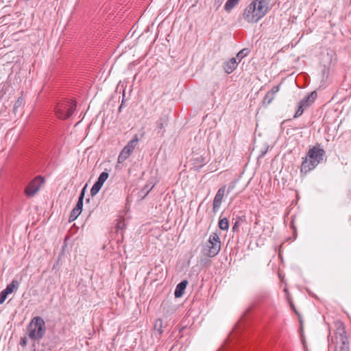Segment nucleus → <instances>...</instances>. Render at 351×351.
Returning <instances> with one entry per match:
<instances>
[{
	"mask_svg": "<svg viewBox=\"0 0 351 351\" xmlns=\"http://www.w3.org/2000/svg\"><path fill=\"white\" fill-rule=\"evenodd\" d=\"M324 155L325 151L319 144L310 148L306 156L302 158L300 173L306 174L314 169L323 160Z\"/></svg>",
	"mask_w": 351,
	"mask_h": 351,
	"instance_id": "obj_1",
	"label": "nucleus"
},
{
	"mask_svg": "<svg viewBox=\"0 0 351 351\" xmlns=\"http://www.w3.org/2000/svg\"><path fill=\"white\" fill-rule=\"evenodd\" d=\"M332 343L335 344V351H349V341L343 324L337 328L334 337L331 338Z\"/></svg>",
	"mask_w": 351,
	"mask_h": 351,
	"instance_id": "obj_2",
	"label": "nucleus"
},
{
	"mask_svg": "<svg viewBox=\"0 0 351 351\" xmlns=\"http://www.w3.org/2000/svg\"><path fill=\"white\" fill-rule=\"evenodd\" d=\"M75 108V102L73 101H60L56 104L54 110L58 118L66 119L73 114Z\"/></svg>",
	"mask_w": 351,
	"mask_h": 351,
	"instance_id": "obj_3",
	"label": "nucleus"
},
{
	"mask_svg": "<svg viewBox=\"0 0 351 351\" xmlns=\"http://www.w3.org/2000/svg\"><path fill=\"white\" fill-rule=\"evenodd\" d=\"M44 320L41 317H34L27 328L28 337L33 340H38L43 337V325Z\"/></svg>",
	"mask_w": 351,
	"mask_h": 351,
	"instance_id": "obj_4",
	"label": "nucleus"
},
{
	"mask_svg": "<svg viewBox=\"0 0 351 351\" xmlns=\"http://www.w3.org/2000/svg\"><path fill=\"white\" fill-rule=\"evenodd\" d=\"M208 252L205 254L209 257H214L217 255L221 250V241L219 235L213 232L208 239V243L206 244Z\"/></svg>",
	"mask_w": 351,
	"mask_h": 351,
	"instance_id": "obj_5",
	"label": "nucleus"
},
{
	"mask_svg": "<svg viewBox=\"0 0 351 351\" xmlns=\"http://www.w3.org/2000/svg\"><path fill=\"white\" fill-rule=\"evenodd\" d=\"M43 183H44V178L42 176H38L27 186L25 194L29 197L34 195Z\"/></svg>",
	"mask_w": 351,
	"mask_h": 351,
	"instance_id": "obj_6",
	"label": "nucleus"
},
{
	"mask_svg": "<svg viewBox=\"0 0 351 351\" xmlns=\"http://www.w3.org/2000/svg\"><path fill=\"white\" fill-rule=\"evenodd\" d=\"M252 3H255L256 13L260 20L266 15L269 9V0H255Z\"/></svg>",
	"mask_w": 351,
	"mask_h": 351,
	"instance_id": "obj_7",
	"label": "nucleus"
},
{
	"mask_svg": "<svg viewBox=\"0 0 351 351\" xmlns=\"http://www.w3.org/2000/svg\"><path fill=\"white\" fill-rule=\"evenodd\" d=\"M256 12L255 3H250L244 10L243 17L248 23H257L259 20Z\"/></svg>",
	"mask_w": 351,
	"mask_h": 351,
	"instance_id": "obj_8",
	"label": "nucleus"
},
{
	"mask_svg": "<svg viewBox=\"0 0 351 351\" xmlns=\"http://www.w3.org/2000/svg\"><path fill=\"white\" fill-rule=\"evenodd\" d=\"M226 191V186L220 187L213 199V212L215 214L218 212L220 208L223 197Z\"/></svg>",
	"mask_w": 351,
	"mask_h": 351,
	"instance_id": "obj_9",
	"label": "nucleus"
},
{
	"mask_svg": "<svg viewBox=\"0 0 351 351\" xmlns=\"http://www.w3.org/2000/svg\"><path fill=\"white\" fill-rule=\"evenodd\" d=\"M169 121V119L168 115L162 114L156 122L157 132L158 134H160L162 136H164L165 132V128L168 125Z\"/></svg>",
	"mask_w": 351,
	"mask_h": 351,
	"instance_id": "obj_10",
	"label": "nucleus"
},
{
	"mask_svg": "<svg viewBox=\"0 0 351 351\" xmlns=\"http://www.w3.org/2000/svg\"><path fill=\"white\" fill-rule=\"evenodd\" d=\"M252 309V306H250L246 311L243 313L242 316L241 317L239 321L236 324L234 328V333H237L238 332H240L241 330V328L243 327L244 323L245 321L248 319L250 313Z\"/></svg>",
	"mask_w": 351,
	"mask_h": 351,
	"instance_id": "obj_11",
	"label": "nucleus"
},
{
	"mask_svg": "<svg viewBox=\"0 0 351 351\" xmlns=\"http://www.w3.org/2000/svg\"><path fill=\"white\" fill-rule=\"evenodd\" d=\"M238 63L235 58H232L229 60L223 62V68L227 74L232 73L237 67Z\"/></svg>",
	"mask_w": 351,
	"mask_h": 351,
	"instance_id": "obj_12",
	"label": "nucleus"
},
{
	"mask_svg": "<svg viewBox=\"0 0 351 351\" xmlns=\"http://www.w3.org/2000/svg\"><path fill=\"white\" fill-rule=\"evenodd\" d=\"M317 94L316 91H312L305 96L301 101L300 103L306 108L310 106L317 98Z\"/></svg>",
	"mask_w": 351,
	"mask_h": 351,
	"instance_id": "obj_13",
	"label": "nucleus"
},
{
	"mask_svg": "<svg viewBox=\"0 0 351 351\" xmlns=\"http://www.w3.org/2000/svg\"><path fill=\"white\" fill-rule=\"evenodd\" d=\"M138 137L137 134H135L133 138L128 143V144L124 147L123 149L128 152L130 154L132 153L135 147L137 145L138 143Z\"/></svg>",
	"mask_w": 351,
	"mask_h": 351,
	"instance_id": "obj_14",
	"label": "nucleus"
},
{
	"mask_svg": "<svg viewBox=\"0 0 351 351\" xmlns=\"http://www.w3.org/2000/svg\"><path fill=\"white\" fill-rule=\"evenodd\" d=\"M187 285V280H182L177 285L174 292V295L176 298H180L183 295Z\"/></svg>",
	"mask_w": 351,
	"mask_h": 351,
	"instance_id": "obj_15",
	"label": "nucleus"
},
{
	"mask_svg": "<svg viewBox=\"0 0 351 351\" xmlns=\"http://www.w3.org/2000/svg\"><path fill=\"white\" fill-rule=\"evenodd\" d=\"M126 228V224L125 223L124 219H119L117 220L116 226H115V232L119 236L120 234L121 239L123 240V232L124 230Z\"/></svg>",
	"mask_w": 351,
	"mask_h": 351,
	"instance_id": "obj_16",
	"label": "nucleus"
},
{
	"mask_svg": "<svg viewBox=\"0 0 351 351\" xmlns=\"http://www.w3.org/2000/svg\"><path fill=\"white\" fill-rule=\"evenodd\" d=\"M24 104H25L24 98L23 97H19L14 105V108L12 110L13 113L14 114H16L19 112V109H21V110L22 109Z\"/></svg>",
	"mask_w": 351,
	"mask_h": 351,
	"instance_id": "obj_17",
	"label": "nucleus"
},
{
	"mask_svg": "<svg viewBox=\"0 0 351 351\" xmlns=\"http://www.w3.org/2000/svg\"><path fill=\"white\" fill-rule=\"evenodd\" d=\"M207 163L206 158L203 155L193 158V164L197 167H202Z\"/></svg>",
	"mask_w": 351,
	"mask_h": 351,
	"instance_id": "obj_18",
	"label": "nucleus"
},
{
	"mask_svg": "<svg viewBox=\"0 0 351 351\" xmlns=\"http://www.w3.org/2000/svg\"><path fill=\"white\" fill-rule=\"evenodd\" d=\"M239 2V0H228L225 4L224 9L230 12Z\"/></svg>",
	"mask_w": 351,
	"mask_h": 351,
	"instance_id": "obj_19",
	"label": "nucleus"
},
{
	"mask_svg": "<svg viewBox=\"0 0 351 351\" xmlns=\"http://www.w3.org/2000/svg\"><path fill=\"white\" fill-rule=\"evenodd\" d=\"M18 288V282L16 280H13L10 284H9L6 288L4 289L5 292L8 295L12 293L14 290Z\"/></svg>",
	"mask_w": 351,
	"mask_h": 351,
	"instance_id": "obj_20",
	"label": "nucleus"
},
{
	"mask_svg": "<svg viewBox=\"0 0 351 351\" xmlns=\"http://www.w3.org/2000/svg\"><path fill=\"white\" fill-rule=\"evenodd\" d=\"M285 291L287 293V300H288V302L289 304V306L294 311V313L298 315L299 319H300V313L296 310L295 305L290 297V294L288 293L287 290L285 289Z\"/></svg>",
	"mask_w": 351,
	"mask_h": 351,
	"instance_id": "obj_21",
	"label": "nucleus"
},
{
	"mask_svg": "<svg viewBox=\"0 0 351 351\" xmlns=\"http://www.w3.org/2000/svg\"><path fill=\"white\" fill-rule=\"evenodd\" d=\"M154 330L158 332V335H160L162 334V320L161 319H158L156 320L154 324Z\"/></svg>",
	"mask_w": 351,
	"mask_h": 351,
	"instance_id": "obj_22",
	"label": "nucleus"
},
{
	"mask_svg": "<svg viewBox=\"0 0 351 351\" xmlns=\"http://www.w3.org/2000/svg\"><path fill=\"white\" fill-rule=\"evenodd\" d=\"M219 227L222 230H228L229 228V221L226 217L221 219L219 221Z\"/></svg>",
	"mask_w": 351,
	"mask_h": 351,
	"instance_id": "obj_23",
	"label": "nucleus"
},
{
	"mask_svg": "<svg viewBox=\"0 0 351 351\" xmlns=\"http://www.w3.org/2000/svg\"><path fill=\"white\" fill-rule=\"evenodd\" d=\"M109 174L106 171H103L99 176L97 180L95 182L99 183L100 185L103 186L104 183L108 178Z\"/></svg>",
	"mask_w": 351,
	"mask_h": 351,
	"instance_id": "obj_24",
	"label": "nucleus"
},
{
	"mask_svg": "<svg viewBox=\"0 0 351 351\" xmlns=\"http://www.w3.org/2000/svg\"><path fill=\"white\" fill-rule=\"evenodd\" d=\"M274 99V95H272V93H269L267 92V93L265 95L263 98V105L267 106L271 103V101Z\"/></svg>",
	"mask_w": 351,
	"mask_h": 351,
	"instance_id": "obj_25",
	"label": "nucleus"
},
{
	"mask_svg": "<svg viewBox=\"0 0 351 351\" xmlns=\"http://www.w3.org/2000/svg\"><path fill=\"white\" fill-rule=\"evenodd\" d=\"M130 154L128 152H126V151H125L123 149L118 156V162L119 163L123 162L130 156Z\"/></svg>",
	"mask_w": 351,
	"mask_h": 351,
	"instance_id": "obj_26",
	"label": "nucleus"
},
{
	"mask_svg": "<svg viewBox=\"0 0 351 351\" xmlns=\"http://www.w3.org/2000/svg\"><path fill=\"white\" fill-rule=\"evenodd\" d=\"M130 154L128 152H126V151H125L123 149L118 156V162L119 163L123 162L130 156Z\"/></svg>",
	"mask_w": 351,
	"mask_h": 351,
	"instance_id": "obj_27",
	"label": "nucleus"
},
{
	"mask_svg": "<svg viewBox=\"0 0 351 351\" xmlns=\"http://www.w3.org/2000/svg\"><path fill=\"white\" fill-rule=\"evenodd\" d=\"M130 154L128 152H126V151H125L123 149L118 156V162L119 163L123 162L130 156Z\"/></svg>",
	"mask_w": 351,
	"mask_h": 351,
	"instance_id": "obj_28",
	"label": "nucleus"
},
{
	"mask_svg": "<svg viewBox=\"0 0 351 351\" xmlns=\"http://www.w3.org/2000/svg\"><path fill=\"white\" fill-rule=\"evenodd\" d=\"M249 52L250 51L247 48L243 49L241 51H239L237 54V58L239 59V61L240 62L243 58L246 57L248 55Z\"/></svg>",
	"mask_w": 351,
	"mask_h": 351,
	"instance_id": "obj_29",
	"label": "nucleus"
},
{
	"mask_svg": "<svg viewBox=\"0 0 351 351\" xmlns=\"http://www.w3.org/2000/svg\"><path fill=\"white\" fill-rule=\"evenodd\" d=\"M102 186L100 185L99 183L95 182L93 186H92L90 189V194L92 196H95L96 194L98 193V192L101 189Z\"/></svg>",
	"mask_w": 351,
	"mask_h": 351,
	"instance_id": "obj_30",
	"label": "nucleus"
},
{
	"mask_svg": "<svg viewBox=\"0 0 351 351\" xmlns=\"http://www.w3.org/2000/svg\"><path fill=\"white\" fill-rule=\"evenodd\" d=\"M82 211L76 208H73L72 211L71 212L70 216H69V221H73L77 219V217L80 215Z\"/></svg>",
	"mask_w": 351,
	"mask_h": 351,
	"instance_id": "obj_31",
	"label": "nucleus"
},
{
	"mask_svg": "<svg viewBox=\"0 0 351 351\" xmlns=\"http://www.w3.org/2000/svg\"><path fill=\"white\" fill-rule=\"evenodd\" d=\"M305 108H306L304 106H303L302 104H301V103L300 102L298 108L296 110V112L293 116V118H298L300 116H301L303 114Z\"/></svg>",
	"mask_w": 351,
	"mask_h": 351,
	"instance_id": "obj_32",
	"label": "nucleus"
},
{
	"mask_svg": "<svg viewBox=\"0 0 351 351\" xmlns=\"http://www.w3.org/2000/svg\"><path fill=\"white\" fill-rule=\"evenodd\" d=\"M7 296H8V294L5 292L4 290H3L0 293V304H3L5 302V300L7 298Z\"/></svg>",
	"mask_w": 351,
	"mask_h": 351,
	"instance_id": "obj_33",
	"label": "nucleus"
},
{
	"mask_svg": "<svg viewBox=\"0 0 351 351\" xmlns=\"http://www.w3.org/2000/svg\"><path fill=\"white\" fill-rule=\"evenodd\" d=\"M82 207H83V201L81 200V199H78V201L74 208H76V210L78 209L80 211H82Z\"/></svg>",
	"mask_w": 351,
	"mask_h": 351,
	"instance_id": "obj_34",
	"label": "nucleus"
},
{
	"mask_svg": "<svg viewBox=\"0 0 351 351\" xmlns=\"http://www.w3.org/2000/svg\"><path fill=\"white\" fill-rule=\"evenodd\" d=\"M236 183H237V182L235 180L232 181L230 183L228 188V193H230L232 191L234 190V189L236 186Z\"/></svg>",
	"mask_w": 351,
	"mask_h": 351,
	"instance_id": "obj_35",
	"label": "nucleus"
},
{
	"mask_svg": "<svg viewBox=\"0 0 351 351\" xmlns=\"http://www.w3.org/2000/svg\"><path fill=\"white\" fill-rule=\"evenodd\" d=\"M280 90V85L274 86L269 91V93H272L273 95H275V94L278 92Z\"/></svg>",
	"mask_w": 351,
	"mask_h": 351,
	"instance_id": "obj_36",
	"label": "nucleus"
},
{
	"mask_svg": "<svg viewBox=\"0 0 351 351\" xmlns=\"http://www.w3.org/2000/svg\"><path fill=\"white\" fill-rule=\"evenodd\" d=\"M329 74V69H328L326 66H324V69L322 70V76L323 77H328Z\"/></svg>",
	"mask_w": 351,
	"mask_h": 351,
	"instance_id": "obj_37",
	"label": "nucleus"
},
{
	"mask_svg": "<svg viewBox=\"0 0 351 351\" xmlns=\"http://www.w3.org/2000/svg\"><path fill=\"white\" fill-rule=\"evenodd\" d=\"M240 221H236L233 225L232 230L234 232H238L239 231V227L240 226Z\"/></svg>",
	"mask_w": 351,
	"mask_h": 351,
	"instance_id": "obj_38",
	"label": "nucleus"
},
{
	"mask_svg": "<svg viewBox=\"0 0 351 351\" xmlns=\"http://www.w3.org/2000/svg\"><path fill=\"white\" fill-rule=\"evenodd\" d=\"M86 186H87V184H86L85 186L82 189V190L81 191V193L80 194L79 198H78V199H81V200H82V201L84 200Z\"/></svg>",
	"mask_w": 351,
	"mask_h": 351,
	"instance_id": "obj_39",
	"label": "nucleus"
},
{
	"mask_svg": "<svg viewBox=\"0 0 351 351\" xmlns=\"http://www.w3.org/2000/svg\"><path fill=\"white\" fill-rule=\"evenodd\" d=\"M223 1V0H215L214 6L216 8V10H217L221 6Z\"/></svg>",
	"mask_w": 351,
	"mask_h": 351,
	"instance_id": "obj_40",
	"label": "nucleus"
},
{
	"mask_svg": "<svg viewBox=\"0 0 351 351\" xmlns=\"http://www.w3.org/2000/svg\"><path fill=\"white\" fill-rule=\"evenodd\" d=\"M27 338L25 337H21V340H20V345L24 347L27 345Z\"/></svg>",
	"mask_w": 351,
	"mask_h": 351,
	"instance_id": "obj_41",
	"label": "nucleus"
},
{
	"mask_svg": "<svg viewBox=\"0 0 351 351\" xmlns=\"http://www.w3.org/2000/svg\"><path fill=\"white\" fill-rule=\"evenodd\" d=\"M290 227L293 230L294 233H295L296 228H295V225H294V220H293V219H291V223H290Z\"/></svg>",
	"mask_w": 351,
	"mask_h": 351,
	"instance_id": "obj_42",
	"label": "nucleus"
},
{
	"mask_svg": "<svg viewBox=\"0 0 351 351\" xmlns=\"http://www.w3.org/2000/svg\"><path fill=\"white\" fill-rule=\"evenodd\" d=\"M152 189V188L150 189H148V186H146L143 188V189L142 190V191H145V196L147 195V193L149 192V191Z\"/></svg>",
	"mask_w": 351,
	"mask_h": 351,
	"instance_id": "obj_43",
	"label": "nucleus"
},
{
	"mask_svg": "<svg viewBox=\"0 0 351 351\" xmlns=\"http://www.w3.org/2000/svg\"><path fill=\"white\" fill-rule=\"evenodd\" d=\"M51 164H52V165H53V166H54V165H55V162H54L52 159L51 160V161H50V162H49L48 165H49V166H50V165H51Z\"/></svg>",
	"mask_w": 351,
	"mask_h": 351,
	"instance_id": "obj_44",
	"label": "nucleus"
},
{
	"mask_svg": "<svg viewBox=\"0 0 351 351\" xmlns=\"http://www.w3.org/2000/svg\"><path fill=\"white\" fill-rule=\"evenodd\" d=\"M123 102H124V101H123H123H122L121 104L120 105V106H119V111H121V108H123Z\"/></svg>",
	"mask_w": 351,
	"mask_h": 351,
	"instance_id": "obj_45",
	"label": "nucleus"
},
{
	"mask_svg": "<svg viewBox=\"0 0 351 351\" xmlns=\"http://www.w3.org/2000/svg\"><path fill=\"white\" fill-rule=\"evenodd\" d=\"M266 152H267V150L263 151L261 154L260 155V156H263L266 154Z\"/></svg>",
	"mask_w": 351,
	"mask_h": 351,
	"instance_id": "obj_46",
	"label": "nucleus"
},
{
	"mask_svg": "<svg viewBox=\"0 0 351 351\" xmlns=\"http://www.w3.org/2000/svg\"><path fill=\"white\" fill-rule=\"evenodd\" d=\"M264 298H266L267 297V293H264V295H263Z\"/></svg>",
	"mask_w": 351,
	"mask_h": 351,
	"instance_id": "obj_47",
	"label": "nucleus"
},
{
	"mask_svg": "<svg viewBox=\"0 0 351 351\" xmlns=\"http://www.w3.org/2000/svg\"><path fill=\"white\" fill-rule=\"evenodd\" d=\"M89 200H90V199H89V198H88V199H86V202H89Z\"/></svg>",
	"mask_w": 351,
	"mask_h": 351,
	"instance_id": "obj_48",
	"label": "nucleus"
},
{
	"mask_svg": "<svg viewBox=\"0 0 351 351\" xmlns=\"http://www.w3.org/2000/svg\"><path fill=\"white\" fill-rule=\"evenodd\" d=\"M34 351H36V350H34Z\"/></svg>",
	"mask_w": 351,
	"mask_h": 351,
	"instance_id": "obj_49",
	"label": "nucleus"
}]
</instances>
